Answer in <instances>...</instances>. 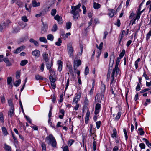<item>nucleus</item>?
<instances>
[{
  "mask_svg": "<svg viewBox=\"0 0 151 151\" xmlns=\"http://www.w3.org/2000/svg\"><path fill=\"white\" fill-rule=\"evenodd\" d=\"M81 5V4H79L76 6H71L72 10L71 13L73 15V17L75 19H77L79 17V12H81L79 8Z\"/></svg>",
  "mask_w": 151,
  "mask_h": 151,
  "instance_id": "obj_1",
  "label": "nucleus"
},
{
  "mask_svg": "<svg viewBox=\"0 0 151 151\" xmlns=\"http://www.w3.org/2000/svg\"><path fill=\"white\" fill-rule=\"evenodd\" d=\"M45 141L49 145H51L53 147H55L57 146L56 140L52 134H50L46 137Z\"/></svg>",
  "mask_w": 151,
  "mask_h": 151,
  "instance_id": "obj_2",
  "label": "nucleus"
},
{
  "mask_svg": "<svg viewBox=\"0 0 151 151\" xmlns=\"http://www.w3.org/2000/svg\"><path fill=\"white\" fill-rule=\"evenodd\" d=\"M67 49L69 57L73 58L74 57L73 51L74 50L71 43H69L68 45Z\"/></svg>",
  "mask_w": 151,
  "mask_h": 151,
  "instance_id": "obj_3",
  "label": "nucleus"
},
{
  "mask_svg": "<svg viewBox=\"0 0 151 151\" xmlns=\"http://www.w3.org/2000/svg\"><path fill=\"white\" fill-rule=\"evenodd\" d=\"M121 59V58H119V57L117 58V59L116 61V65H115V68L114 69H113V71H116V75H118L119 72V68L118 67V65L120 62V60Z\"/></svg>",
  "mask_w": 151,
  "mask_h": 151,
  "instance_id": "obj_4",
  "label": "nucleus"
},
{
  "mask_svg": "<svg viewBox=\"0 0 151 151\" xmlns=\"http://www.w3.org/2000/svg\"><path fill=\"white\" fill-rule=\"evenodd\" d=\"M104 98V95L98 94L95 97V101L96 102L100 103Z\"/></svg>",
  "mask_w": 151,
  "mask_h": 151,
  "instance_id": "obj_5",
  "label": "nucleus"
},
{
  "mask_svg": "<svg viewBox=\"0 0 151 151\" xmlns=\"http://www.w3.org/2000/svg\"><path fill=\"white\" fill-rule=\"evenodd\" d=\"M81 96V94L79 93L74 98L73 102V104H77L78 101L79 100Z\"/></svg>",
  "mask_w": 151,
  "mask_h": 151,
  "instance_id": "obj_6",
  "label": "nucleus"
},
{
  "mask_svg": "<svg viewBox=\"0 0 151 151\" xmlns=\"http://www.w3.org/2000/svg\"><path fill=\"white\" fill-rule=\"evenodd\" d=\"M115 56L114 53L112 54L110 56L109 66L111 67L113 65L115 59Z\"/></svg>",
  "mask_w": 151,
  "mask_h": 151,
  "instance_id": "obj_7",
  "label": "nucleus"
},
{
  "mask_svg": "<svg viewBox=\"0 0 151 151\" xmlns=\"http://www.w3.org/2000/svg\"><path fill=\"white\" fill-rule=\"evenodd\" d=\"M101 108V104L98 103L96 105L94 114L95 115L97 114L100 112Z\"/></svg>",
  "mask_w": 151,
  "mask_h": 151,
  "instance_id": "obj_8",
  "label": "nucleus"
},
{
  "mask_svg": "<svg viewBox=\"0 0 151 151\" xmlns=\"http://www.w3.org/2000/svg\"><path fill=\"white\" fill-rule=\"evenodd\" d=\"M6 22L5 21L2 22L0 25V31L3 32L6 28Z\"/></svg>",
  "mask_w": 151,
  "mask_h": 151,
  "instance_id": "obj_9",
  "label": "nucleus"
},
{
  "mask_svg": "<svg viewBox=\"0 0 151 151\" xmlns=\"http://www.w3.org/2000/svg\"><path fill=\"white\" fill-rule=\"evenodd\" d=\"M43 26L42 27L41 33L42 34H44L46 33L47 30V24H44L43 23Z\"/></svg>",
  "mask_w": 151,
  "mask_h": 151,
  "instance_id": "obj_10",
  "label": "nucleus"
},
{
  "mask_svg": "<svg viewBox=\"0 0 151 151\" xmlns=\"http://www.w3.org/2000/svg\"><path fill=\"white\" fill-rule=\"evenodd\" d=\"M81 63V61L80 60H76L74 62V69L76 70L77 67L79 66Z\"/></svg>",
  "mask_w": 151,
  "mask_h": 151,
  "instance_id": "obj_11",
  "label": "nucleus"
},
{
  "mask_svg": "<svg viewBox=\"0 0 151 151\" xmlns=\"http://www.w3.org/2000/svg\"><path fill=\"white\" fill-rule=\"evenodd\" d=\"M25 46H21L17 48L15 50H14L13 52L15 54H17L20 53L21 51L24 48Z\"/></svg>",
  "mask_w": 151,
  "mask_h": 151,
  "instance_id": "obj_12",
  "label": "nucleus"
},
{
  "mask_svg": "<svg viewBox=\"0 0 151 151\" xmlns=\"http://www.w3.org/2000/svg\"><path fill=\"white\" fill-rule=\"evenodd\" d=\"M88 101L87 99V98L86 97L84 102V105L83 106V111L85 110H86L87 109V106L88 104Z\"/></svg>",
  "mask_w": 151,
  "mask_h": 151,
  "instance_id": "obj_13",
  "label": "nucleus"
},
{
  "mask_svg": "<svg viewBox=\"0 0 151 151\" xmlns=\"http://www.w3.org/2000/svg\"><path fill=\"white\" fill-rule=\"evenodd\" d=\"M54 19L56 20H57L58 22V23L61 24L62 23V19L61 17L58 14L56 15L54 17Z\"/></svg>",
  "mask_w": 151,
  "mask_h": 151,
  "instance_id": "obj_14",
  "label": "nucleus"
},
{
  "mask_svg": "<svg viewBox=\"0 0 151 151\" xmlns=\"http://www.w3.org/2000/svg\"><path fill=\"white\" fill-rule=\"evenodd\" d=\"M114 12L115 10L113 9H109L108 15L110 17H112L114 16Z\"/></svg>",
  "mask_w": 151,
  "mask_h": 151,
  "instance_id": "obj_15",
  "label": "nucleus"
},
{
  "mask_svg": "<svg viewBox=\"0 0 151 151\" xmlns=\"http://www.w3.org/2000/svg\"><path fill=\"white\" fill-rule=\"evenodd\" d=\"M3 61L6 63V66H10L12 64L8 58H4L3 59Z\"/></svg>",
  "mask_w": 151,
  "mask_h": 151,
  "instance_id": "obj_16",
  "label": "nucleus"
},
{
  "mask_svg": "<svg viewBox=\"0 0 151 151\" xmlns=\"http://www.w3.org/2000/svg\"><path fill=\"white\" fill-rule=\"evenodd\" d=\"M115 73H116V71L113 70L111 76L112 79L110 83L111 85H113V84L115 83L116 82L115 81H114V76Z\"/></svg>",
  "mask_w": 151,
  "mask_h": 151,
  "instance_id": "obj_17",
  "label": "nucleus"
},
{
  "mask_svg": "<svg viewBox=\"0 0 151 151\" xmlns=\"http://www.w3.org/2000/svg\"><path fill=\"white\" fill-rule=\"evenodd\" d=\"M101 94L104 95L105 90V86L104 84H102L101 87Z\"/></svg>",
  "mask_w": 151,
  "mask_h": 151,
  "instance_id": "obj_18",
  "label": "nucleus"
},
{
  "mask_svg": "<svg viewBox=\"0 0 151 151\" xmlns=\"http://www.w3.org/2000/svg\"><path fill=\"white\" fill-rule=\"evenodd\" d=\"M32 54L33 56L38 57L40 54V52L39 50H35L32 52Z\"/></svg>",
  "mask_w": 151,
  "mask_h": 151,
  "instance_id": "obj_19",
  "label": "nucleus"
},
{
  "mask_svg": "<svg viewBox=\"0 0 151 151\" xmlns=\"http://www.w3.org/2000/svg\"><path fill=\"white\" fill-rule=\"evenodd\" d=\"M46 67L47 69H50L51 68V67L53 65V62L52 61L48 62L46 64Z\"/></svg>",
  "mask_w": 151,
  "mask_h": 151,
  "instance_id": "obj_20",
  "label": "nucleus"
},
{
  "mask_svg": "<svg viewBox=\"0 0 151 151\" xmlns=\"http://www.w3.org/2000/svg\"><path fill=\"white\" fill-rule=\"evenodd\" d=\"M101 6V5L98 3H96L95 2H94L93 4V7L95 9H97L100 8Z\"/></svg>",
  "mask_w": 151,
  "mask_h": 151,
  "instance_id": "obj_21",
  "label": "nucleus"
},
{
  "mask_svg": "<svg viewBox=\"0 0 151 151\" xmlns=\"http://www.w3.org/2000/svg\"><path fill=\"white\" fill-rule=\"evenodd\" d=\"M58 70L60 72L62 70V62L60 60H58Z\"/></svg>",
  "mask_w": 151,
  "mask_h": 151,
  "instance_id": "obj_22",
  "label": "nucleus"
},
{
  "mask_svg": "<svg viewBox=\"0 0 151 151\" xmlns=\"http://www.w3.org/2000/svg\"><path fill=\"white\" fill-rule=\"evenodd\" d=\"M14 114V111L12 108L10 109L9 112L8 113V115L9 117H12Z\"/></svg>",
  "mask_w": 151,
  "mask_h": 151,
  "instance_id": "obj_23",
  "label": "nucleus"
},
{
  "mask_svg": "<svg viewBox=\"0 0 151 151\" xmlns=\"http://www.w3.org/2000/svg\"><path fill=\"white\" fill-rule=\"evenodd\" d=\"M29 41L30 42L33 43L34 45L36 46H38V42L36 41L34 39L32 38L30 39L29 40Z\"/></svg>",
  "mask_w": 151,
  "mask_h": 151,
  "instance_id": "obj_24",
  "label": "nucleus"
},
{
  "mask_svg": "<svg viewBox=\"0 0 151 151\" xmlns=\"http://www.w3.org/2000/svg\"><path fill=\"white\" fill-rule=\"evenodd\" d=\"M32 6L33 7L38 6L40 5V3L39 2H37L35 0L33 1L32 2Z\"/></svg>",
  "mask_w": 151,
  "mask_h": 151,
  "instance_id": "obj_25",
  "label": "nucleus"
},
{
  "mask_svg": "<svg viewBox=\"0 0 151 151\" xmlns=\"http://www.w3.org/2000/svg\"><path fill=\"white\" fill-rule=\"evenodd\" d=\"M39 40L40 42H43L45 43H46L47 42V41L46 38L43 37H40Z\"/></svg>",
  "mask_w": 151,
  "mask_h": 151,
  "instance_id": "obj_26",
  "label": "nucleus"
},
{
  "mask_svg": "<svg viewBox=\"0 0 151 151\" xmlns=\"http://www.w3.org/2000/svg\"><path fill=\"white\" fill-rule=\"evenodd\" d=\"M47 39L51 41H52L54 39L53 35L51 34H49L47 36Z\"/></svg>",
  "mask_w": 151,
  "mask_h": 151,
  "instance_id": "obj_27",
  "label": "nucleus"
},
{
  "mask_svg": "<svg viewBox=\"0 0 151 151\" xmlns=\"http://www.w3.org/2000/svg\"><path fill=\"white\" fill-rule=\"evenodd\" d=\"M48 55L47 54L44 53L43 55V59L45 62H47L48 60Z\"/></svg>",
  "mask_w": 151,
  "mask_h": 151,
  "instance_id": "obj_28",
  "label": "nucleus"
},
{
  "mask_svg": "<svg viewBox=\"0 0 151 151\" xmlns=\"http://www.w3.org/2000/svg\"><path fill=\"white\" fill-rule=\"evenodd\" d=\"M4 148L7 151H11V147L10 146L7 145L6 144L4 145Z\"/></svg>",
  "mask_w": 151,
  "mask_h": 151,
  "instance_id": "obj_29",
  "label": "nucleus"
},
{
  "mask_svg": "<svg viewBox=\"0 0 151 151\" xmlns=\"http://www.w3.org/2000/svg\"><path fill=\"white\" fill-rule=\"evenodd\" d=\"M2 131L3 133V134L4 135H6L8 134V132L6 128L3 127L2 128Z\"/></svg>",
  "mask_w": 151,
  "mask_h": 151,
  "instance_id": "obj_30",
  "label": "nucleus"
},
{
  "mask_svg": "<svg viewBox=\"0 0 151 151\" xmlns=\"http://www.w3.org/2000/svg\"><path fill=\"white\" fill-rule=\"evenodd\" d=\"M72 23L70 22H68L66 23V27L67 29H69L70 28Z\"/></svg>",
  "mask_w": 151,
  "mask_h": 151,
  "instance_id": "obj_31",
  "label": "nucleus"
},
{
  "mask_svg": "<svg viewBox=\"0 0 151 151\" xmlns=\"http://www.w3.org/2000/svg\"><path fill=\"white\" fill-rule=\"evenodd\" d=\"M28 62L27 60H22L20 63V65L22 66L25 65Z\"/></svg>",
  "mask_w": 151,
  "mask_h": 151,
  "instance_id": "obj_32",
  "label": "nucleus"
},
{
  "mask_svg": "<svg viewBox=\"0 0 151 151\" xmlns=\"http://www.w3.org/2000/svg\"><path fill=\"white\" fill-rule=\"evenodd\" d=\"M49 78V79L51 83L55 82L56 81L55 78H54L52 76L50 75Z\"/></svg>",
  "mask_w": 151,
  "mask_h": 151,
  "instance_id": "obj_33",
  "label": "nucleus"
},
{
  "mask_svg": "<svg viewBox=\"0 0 151 151\" xmlns=\"http://www.w3.org/2000/svg\"><path fill=\"white\" fill-rule=\"evenodd\" d=\"M113 133L111 135V137L113 138L116 137V136L117 132L116 129H114L113 130Z\"/></svg>",
  "mask_w": 151,
  "mask_h": 151,
  "instance_id": "obj_34",
  "label": "nucleus"
},
{
  "mask_svg": "<svg viewBox=\"0 0 151 151\" xmlns=\"http://www.w3.org/2000/svg\"><path fill=\"white\" fill-rule=\"evenodd\" d=\"M35 78L36 80H43V78L42 76H40L39 74H37L35 75Z\"/></svg>",
  "mask_w": 151,
  "mask_h": 151,
  "instance_id": "obj_35",
  "label": "nucleus"
},
{
  "mask_svg": "<svg viewBox=\"0 0 151 151\" xmlns=\"http://www.w3.org/2000/svg\"><path fill=\"white\" fill-rule=\"evenodd\" d=\"M41 147L42 151H46V145L44 143H42Z\"/></svg>",
  "mask_w": 151,
  "mask_h": 151,
  "instance_id": "obj_36",
  "label": "nucleus"
},
{
  "mask_svg": "<svg viewBox=\"0 0 151 151\" xmlns=\"http://www.w3.org/2000/svg\"><path fill=\"white\" fill-rule=\"evenodd\" d=\"M21 83V80L19 79L18 80L16 81L15 83H14V85L16 86H18Z\"/></svg>",
  "mask_w": 151,
  "mask_h": 151,
  "instance_id": "obj_37",
  "label": "nucleus"
},
{
  "mask_svg": "<svg viewBox=\"0 0 151 151\" xmlns=\"http://www.w3.org/2000/svg\"><path fill=\"white\" fill-rule=\"evenodd\" d=\"M62 43V41L60 38L58 39V41L55 43V45L58 46H60Z\"/></svg>",
  "mask_w": 151,
  "mask_h": 151,
  "instance_id": "obj_38",
  "label": "nucleus"
},
{
  "mask_svg": "<svg viewBox=\"0 0 151 151\" xmlns=\"http://www.w3.org/2000/svg\"><path fill=\"white\" fill-rule=\"evenodd\" d=\"M22 20L24 22H28V20L27 19V17L25 16H22L21 18Z\"/></svg>",
  "mask_w": 151,
  "mask_h": 151,
  "instance_id": "obj_39",
  "label": "nucleus"
},
{
  "mask_svg": "<svg viewBox=\"0 0 151 151\" xmlns=\"http://www.w3.org/2000/svg\"><path fill=\"white\" fill-rule=\"evenodd\" d=\"M121 115V112H119L117 115L116 116V118H115V120H118L120 118V116Z\"/></svg>",
  "mask_w": 151,
  "mask_h": 151,
  "instance_id": "obj_40",
  "label": "nucleus"
},
{
  "mask_svg": "<svg viewBox=\"0 0 151 151\" xmlns=\"http://www.w3.org/2000/svg\"><path fill=\"white\" fill-rule=\"evenodd\" d=\"M140 60V59L139 58H138L136 61L135 62V65L136 69H137L138 67V63L139 62Z\"/></svg>",
  "mask_w": 151,
  "mask_h": 151,
  "instance_id": "obj_41",
  "label": "nucleus"
},
{
  "mask_svg": "<svg viewBox=\"0 0 151 151\" xmlns=\"http://www.w3.org/2000/svg\"><path fill=\"white\" fill-rule=\"evenodd\" d=\"M125 53V51L124 49H123L122 50V52L119 55V58H121L124 55Z\"/></svg>",
  "mask_w": 151,
  "mask_h": 151,
  "instance_id": "obj_42",
  "label": "nucleus"
},
{
  "mask_svg": "<svg viewBox=\"0 0 151 151\" xmlns=\"http://www.w3.org/2000/svg\"><path fill=\"white\" fill-rule=\"evenodd\" d=\"M25 7L26 8V10L28 12H30L31 10V6H29V8L27 7V3L25 4Z\"/></svg>",
  "mask_w": 151,
  "mask_h": 151,
  "instance_id": "obj_43",
  "label": "nucleus"
},
{
  "mask_svg": "<svg viewBox=\"0 0 151 151\" xmlns=\"http://www.w3.org/2000/svg\"><path fill=\"white\" fill-rule=\"evenodd\" d=\"M124 37V35H122L121 34H120V35L119 37V44H120L122 40Z\"/></svg>",
  "mask_w": 151,
  "mask_h": 151,
  "instance_id": "obj_44",
  "label": "nucleus"
},
{
  "mask_svg": "<svg viewBox=\"0 0 151 151\" xmlns=\"http://www.w3.org/2000/svg\"><path fill=\"white\" fill-rule=\"evenodd\" d=\"M138 130L139 132V134L140 135H142L144 133V132L143 131V129L142 128H139Z\"/></svg>",
  "mask_w": 151,
  "mask_h": 151,
  "instance_id": "obj_45",
  "label": "nucleus"
},
{
  "mask_svg": "<svg viewBox=\"0 0 151 151\" xmlns=\"http://www.w3.org/2000/svg\"><path fill=\"white\" fill-rule=\"evenodd\" d=\"M12 79L11 77H8L7 79V83L8 85H11Z\"/></svg>",
  "mask_w": 151,
  "mask_h": 151,
  "instance_id": "obj_46",
  "label": "nucleus"
},
{
  "mask_svg": "<svg viewBox=\"0 0 151 151\" xmlns=\"http://www.w3.org/2000/svg\"><path fill=\"white\" fill-rule=\"evenodd\" d=\"M0 120L2 123L4 122V119L3 118V115L2 113H0Z\"/></svg>",
  "mask_w": 151,
  "mask_h": 151,
  "instance_id": "obj_47",
  "label": "nucleus"
},
{
  "mask_svg": "<svg viewBox=\"0 0 151 151\" xmlns=\"http://www.w3.org/2000/svg\"><path fill=\"white\" fill-rule=\"evenodd\" d=\"M89 72V70L88 67L86 66L85 68V75L88 74Z\"/></svg>",
  "mask_w": 151,
  "mask_h": 151,
  "instance_id": "obj_48",
  "label": "nucleus"
},
{
  "mask_svg": "<svg viewBox=\"0 0 151 151\" xmlns=\"http://www.w3.org/2000/svg\"><path fill=\"white\" fill-rule=\"evenodd\" d=\"M56 13V10L55 9H53L51 12V14L52 16H54Z\"/></svg>",
  "mask_w": 151,
  "mask_h": 151,
  "instance_id": "obj_49",
  "label": "nucleus"
},
{
  "mask_svg": "<svg viewBox=\"0 0 151 151\" xmlns=\"http://www.w3.org/2000/svg\"><path fill=\"white\" fill-rule=\"evenodd\" d=\"M101 122L100 121L97 122H96V126L97 128L98 129L100 127Z\"/></svg>",
  "mask_w": 151,
  "mask_h": 151,
  "instance_id": "obj_50",
  "label": "nucleus"
},
{
  "mask_svg": "<svg viewBox=\"0 0 151 151\" xmlns=\"http://www.w3.org/2000/svg\"><path fill=\"white\" fill-rule=\"evenodd\" d=\"M139 146L140 147L141 149H145V145L143 143H140L139 145Z\"/></svg>",
  "mask_w": 151,
  "mask_h": 151,
  "instance_id": "obj_51",
  "label": "nucleus"
},
{
  "mask_svg": "<svg viewBox=\"0 0 151 151\" xmlns=\"http://www.w3.org/2000/svg\"><path fill=\"white\" fill-rule=\"evenodd\" d=\"M57 29V26L56 24H55L53 25V28L52 30V31L55 32Z\"/></svg>",
  "mask_w": 151,
  "mask_h": 151,
  "instance_id": "obj_52",
  "label": "nucleus"
},
{
  "mask_svg": "<svg viewBox=\"0 0 151 151\" xmlns=\"http://www.w3.org/2000/svg\"><path fill=\"white\" fill-rule=\"evenodd\" d=\"M70 32L66 33L65 35H63V37L65 39L66 38L68 37V36L70 35Z\"/></svg>",
  "mask_w": 151,
  "mask_h": 151,
  "instance_id": "obj_53",
  "label": "nucleus"
},
{
  "mask_svg": "<svg viewBox=\"0 0 151 151\" xmlns=\"http://www.w3.org/2000/svg\"><path fill=\"white\" fill-rule=\"evenodd\" d=\"M123 131H124V134H125V137L126 140H127L128 138V136H127L126 130L125 129H123Z\"/></svg>",
  "mask_w": 151,
  "mask_h": 151,
  "instance_id": "obj_54",
  "label": "nucleus"
},
{
  "mask_svg": "<svg viewBox=\"0 0 151 151\" xmlns=\"http://www.w3.org/2000/svg\"><path fill=\"white\" fill-rule=\"evenodd\" d=\"M90 114V112L88 110H87L86 114V118L88 119L89 118Z\"/></svg>",
  "mask_w": 151,
  "mask_h": 151,
  "instance_id": "obj_55",
  "label": "nucleus"
},
{
  "mask_svg": "<svg viewBox=\"0 0 151 151\" xmlns=\"http://www.w3.org/2000/svg\"><path fill=\"white\" fill-rule=\"evenodd\" d=\"M96 141H94L93 142V150L95 151L96 149Z\"/></svg>",
  "mask_w": 151,
  "mask_h": 151,
  "instance_id": "obj_56",
  "label": "nucleus"
},
{
  "mask_svg": "<svg viewBox=\"0 0 151 151\" xmlns=\"http://www.w3.org/2000/svg\"><path fill=\"white\" fill-rule=\"evenodd\" d=\"M49 72L50 73V75L52 76L55 74V72L53 70L52 68H51L49 69Z\"/></svg>",
  "mask_w": 151,
  "mask_h": 151,
  "instance_id": "obj_57",
  "label": "nucleus"
},
{
  "mask_svg": "<svg viewBox=\"0 0 151 151\" xmlns=\"http://www.w3.org/2000/svg\"><path fill=\"white\" fill-rule=\"evenodd\" d=\"M151 35V30L150 31L147 35V39H149Z\"/></svg>",
  "mask_w": 151,
  "mask_h": 151,
  "instance_id": "obj_58",
  "label": "nucleus"
},
{
  "mask_svg": "<svg viewBox=\"0 0 151 151\" xmlns=\"http://www.w3.org/2000/svg\"><path fill=\"white\" fill-rule=\"evenodd\" d=\"M90 135L91 136H93L94 135V133L95 132L94 131L93 132V129H90Z\"/></svg>",
  "mask_w": 151,
  "mask_h": 151,
  "instance_id": "obj_59",
  "label": "nucleus"
},
{
  "mask_svg": "<svg viewBox=\"0 0 151 151\" xmlns=\"http://www.w3.org/2000/svg\"><path fill=\"white\" fill-rule=\"evenodd\" d=\"M74 142V140H70L68 141V145H69L70 146H71L72 145Z\"/></svg>",
  "mask_w": 151,
  "mask_h": 151,
  "instance_id": "obj_60",
  "label": "nucleus"
},
{
  "mask_svg": "<svg viewBox=\"0 0 151 151\" xmlns=\"http://www.w3.org/2000/svg\"><path fill=\"white\" fill-rule=\"evenodd\" d=\"M108 34V32L107 31H105L104 32V35L103 37V39H105L106 38Z\"/></svg>",
  "mask_w": 151,
  "mask_h": 151,
  "instance_id": "obj_61",
  "label": "nucleus"
},
{
  "mask_svg": "<svg viewBox=\"0 0 151 151\" xmlns=\"http://www.w3.org/2000/svg\"><path fill=\"white\" fill-rule=\"evenodd\" d=\"M44 64L43 63H42L41 65L40 69L42 70V72H43L44 70Z\"/></svg>",
  "mask_w": 151,
  "mask_h": 151,
  "instance_id": "obj_62",
  "label": "nucleus"
},
{
  "mask_svg": "<svg viewBox=\"0 0 151 151\" xmlns=\"http://www.w3.org/2000/svg\"><path fill=\"white\" fill-rule=\"evenodd\" d=\"M63 151H69L68 146H66L63 149Z\"/></svg>",
  "mask_w": 151,
  "mask_h": 151,
  "instance_id": "obj_63",
  "label": "nucleus"
},
{
  "mask_svg": "<svg viewBox=\"0 0 151 151\" xmlns=\"http://www.w3.org/2000/svg\"><path fill=\"white\" fill-rule=\"evenodd\" d=\"M119 149V147L118 146H115L113 148L112 151H117Z\"/></svg>",
  "mask_w": 151,
  "mask_h": 151,
  "instance_id": "obj_64",
  "label": "nucleus"
}]
</instances>
